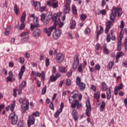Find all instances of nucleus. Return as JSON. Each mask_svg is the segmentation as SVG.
Wrapping results in <instances>:
<instances>
[{
	"label": "nucleus",
	"mask_w": 127,
	"mask_h": 127,
	"mask_svg": "<svg viewBox=\"0 0 127 127\" xmlns=\"http://www.w3.org/2000/svg\"><path fill=\"white\" fill-rule=\"evenodd\" d=\"M62 14L61 12H59L57 14H54L53 16V21L55 22L54 25L49 28H46L44 29V32L48 34V36L51 35V33L53 30H56V25L60 22V16Z\"/></svg>",
	"instance_id": "1"
},
{
	"label": "nucleus",
	"mask_w": 127,
	"mask_h": 127,
	"mask_svg": "<svg viewBox=\"0 0 127 127\" xmlns=\"http://www.w3.org/2000/svg\"><path fill=\"white\" fill-rule=\"evenodd\" d=\"M123 13V10L119 7L114 6L112 9V12L110 14V19L112 21H115V18L118 14L119 17H121Z\"/></svg>",
	"instance_id": "2"
},
{
	"label": "nucleus",
	"mask_w": 127,
	"mask_h": 127,
	"mask_svg": "<svg viewBox=\"0 0 127 127\" xmlns=\"http://www.w3.org/2000/svg\"><path fill=\"white\" fill-rule=\"evenodd\" d=\"M17 115L15 114L14 113H12L10 114L9 117V120L11 121L12 125H15L16 123H17Z\"/></svg>",
	"instance_id": "3"
},
{
	"label": "nucleus",
	"mask_w": 127,
	"mask_h": 127,
	"mask_svg": "<svg viewBox=\"0 0 127 127\" xmlns=\"http://www.w3.org/2000/svg\"><path fill=\"white\" fill-rule=\"evenodd\" d=\"M67 4L64 6V13L65 14L70 12V4H71V0H66Z\"/></svg>",
	"instance_id": "4"
},
{
	"label": "nucleus",
	"mask_w": 127,
	"mask_h": 127,
	"mask_svg": "<svg viewBox=\"0 0 127 127\" xmlns=\"http://www.w3.org/2000/svg\"><path fill=\"white\" fill-rule=\"evenodd\" d=\"M80 61H79V57L77 55L75 56L74 58V62L72 64V68L73 70H76L78 65H79Z\"/></svg>",
	"instance_id": "5"
},
{
	"label": "nucleus",
	"mask_w": 127,
	"mask_h": 127,
	"mask_svg": "<svg viewBox=\"0 0 127 127\" xmlns=\"http://www.w3.org/2000/svg\"><path fill=\"white\" fill-rule=\"evenodd\" d=\"M57 62L59 63H62L64 61V55L61 53H59L56 58Z\"/></svg>",
	"instance_id": "6"
},
{
	"label": "nucleus",
	"mask_w": 127,
	"mask_h": 127,
	"mask_svg": "<svg viewBox=\"0 0 127 127\" xmlns=\"http://www.w3.org/2000/svg\"><path fill=\"white\" fill-rule=\"evenodd\" d=\"M86 115L87 116V117H89L90 111H91V104H90V101H87L86 103Z\"/></svg>",
	"instance_id": "7"
},
{
	"label": "nucleus",
	"mask_w": 127,
	"mask_h": 127,
	"mask_svg": "<svg viewBox=\"0 0 127 127\" xmlns=\"http://www.w3.org/2000/svg\"><path fill=\"white\" fill-rule=\"evenodd\" d=\"M96 35L97 38H99V36H100V34H102L103 32H104V28L102 26H100V28L99 29V27H96Z\"/></svg>",
	"instance_id": "8"
},
{
	"label": "nucleus",
	"mask_w": 127,
	"mask_h": 127,
	"mask_svg": "<svg viewBox=\"0 0 127 127\" xmlns=\"http://www.w3.org/2000/svg\"><path fill=\"white\" fill-rule=\"evenodd\" d=\"M124 37V31H122L120 33L119 37L118 38V43L117 46H122L123 45V43H122V40H123V38Z\"/></svg>",
	"instance_id": "9"
},
{
	"label": "nucleus",
	"mask_w": 127,
	"mask_h": 127,
	"mask_svg": "<svg viewBox=\"0 0 127 127\" xmlns=\"http://www.w3.org/2000/svg\"><path fill=\"white\" fill-rule=\"evenodd\" d=\"M35 122V120L34 119V117L32 116H29V120L27 121L28 127H30V126L32 125H34Z\"/></svg>",
	"instance_id": "10"
},
{
	"label": "nucleus",
	"mask_w": 127,
	"mask_h": 127,
	"mask_svg": "<svg viewBox=\"0 0 127 127\" xmlns=\"http://www.w3.org/2000/svg\"><path fill=\"white\" fill-rule=\"evenodd\" d=\"M61 35V31L60 30H57L53 33V36L55 39H58Z\"/></svg>",
	"instance_id": "11"
},
{
	"label": "nucleus",
	"mask_w": 127,
	"mask_h": 127,
	"mask_svg": "<svg viewBox=\"0 0 127 127\" xmlns=\"http://www.w3.org/2000/svg\"><path fill=\"white\" fill-rule=\"evenodd\" d=\"M29 102H28V100H27L26 104L24 103L21 106V108L24 111H28L29 109Z\"/></svg>",
	"instance_id": "12"
},
{
	"label": "nucleus",
	"mask_w": 127,
	"mask_h": 127,
	"mask_svg": "<svg viewBox=\"0 0 127 127\" xmlns=\"http://www.w3.org/2000/svg\"><path fill=\"white\" fill-rule=\"evenodd\" d=\"M24 72H25V66L23 65L21 66L20 71L19 73V79H21V78H22V75H23Z\"/></svg>",
	"instance_id": "13"
},
{
	"label": "nucleus",
	"mask_w": 127,
	"mask_h": 127,
	"mask_svg": "<svg viewBox=\"0 0 127 127\" xmlns=\"http://www.w3.org/2000/svg\"><path fill=\"white\" fill-rule=\"evenodd\" d=\"M41 34L40 30L37 29H36L33 33V36L34 37H39Z\"/></svg>",
	"instance_id": "14"
},
{
	"label": "nucleus",
	"mask_w": 127,
	"mask_h": 127,
	"mask_svg": "<svg viewBox=\"0 0 127 127\" xmlns=\"http://www.w3.org/2000/svg\"><path fill=\"white\" fill-rule=\"evenodd\" d=\"M77 86H78L80 90H81V91H84L85 90V88H86V84H85V83L83 82H81Z\"/></svg>",
	"instance_id": "15"
},
{
	"label": "nucleus",
	"mask_w": 127,
	"mask_h": 127,
	"mask_svg": "<svg viewBox=\"0 0 127 127\" xmlns=\"http://www.w3.org/2000/svg\"><path fill=\"white\" fill-rule=\"evenodd\" d=\"M37 77L42 76V79L45 80V73L44 72V71H42L41 73L40 72H37Z\"/></svg>",
	"instance_id": "16"
},
{
	"label": "nucleus",
	"mask_w": 127,
	"mask_h": 127,
	"mask_svg": "<svg viewBox=\"0 0 127 127\" xmlns=\"http://www.w3.org/2000/svg\"><path fill=\"white\" fill-rule=\"evenodd\" d=\"M71 95H73L71 97V99H73V100H75L78 98V91H74L72 92Z\"/></svg>",
	"instance_id": "17"
},
{
	"label": "nucleus",
	"mask_w": 127,
	"mask_h": 127,
	"mask_svg": "<svg viewBox=\"0 0 127 127\" xmlns=\"http://www.w3.org/2000/svg\"><path fill=\"white\" fill-rule=\"evenodd\" d=\"M33 4L34 5L35 9H36L37 10V9H38V8H40L41 6V4L39 2H34Z\"/></svg>",
	"instance_id": "18"
},
{
	"label": "nucleus",
	"mask_w": 127,
	"mask_h": 127,
	"mask_svg": "<svg viewBox=\"0 0 127 127\" xmlns=\"http://www.w3.org/2000/svg\"><path fill=\"white\" fill-rule=\"evenodd\" d=\"M100 91H97L94 95V98L95 99H96V100H97L98 102H100V100H99V99H100Z\"/></svg>",
	"instance_id": "19"
},
{
	"label": "nucleus",
	"mask_w": 127,
	"mask_h": 127,
	"mask_svg": "<svg viewBox=\"0 0 127 127\" xmlns=\"http://www.w3.org/2000/svg\"><path fill=\"white\" fill-rule=\"evenodd\" d=\"M59 69L61 73H66L67 72V68L64 66H59Z\"/></svg>",
	"instance_id": "20"
},
{
	"label": "nucleus",
	"mask_w": 127,
	"mask_h": 127,
	"mask_svg": "<svg viewBox=\"0 0 127 127\" xmlns=\"http://www.w3.org/2000/svg\"><path fill=\"white\" fill-rule=\"evenodd\" d=\"M15 103H16L15 100H13L12 101V103L11 104V105H9V106H10V110L11 112H13V111L14 110V108L15 107Z\"/></svg>",
	"instance_id": "21"
},
{
	"label": "nucleus",
	"mask_w": 127,
	"mask_h": 127,
	"mask_svg": "<svg viewBox=\"0 0 127 127\" xmlns=\"http://www.w3.org/2000/svg\"><path fill=\"white\" fill-rule=\"evenodd\" d=\"M106 93H107V100H110V98H111L112 97V94L111 92V89H108L106 91Z\"/></svg>",
	"instance_id": "22"
},
{
	"label": "nucleus",
	"mask_w": 127,
	"mask_h": 127,
	"mask_svg": "<svg viewBox=\"0 0 127 127\" xmlns=\"http://www.w3.org/2000/svg\"><path fill=\"white\" fill-rule=\"evenodd\" d=\"M83 68H84V64H81L77 68V71L80 73H83Z\"/></svg>",
	"instance_id": "23"
},
{
	"label": "nucleus",
	"mask_w": 127,
	"mask_h": 127,
	"mask_svg": "<svg viewBox=\"0 0 127 127\" xmlns=\"http://www.w3.org/2000/svg\"><path fill=\"white\" fill-rule=\"evenodd\" d=\"M26 16V13H25V12H23L22 15L21 17V20H20L21 22L23 23L24 21H25Z\"/></svg>",
	"instance_id": "24"
},
{
	"label": "nucleus",
	"mask_w": 127,
	"mask_h": 127,
	"mask_svg": "<svg viewBox=\"0 0 127 127\" xmlns=\"http://www.w3.org/2000/svg\"><path fill=\"white\" fill-rule=\"evenodd\" d=\"M52 7L53 8H57L58 7V1L52 2Z\"/></svg>",
	"instance_id": "25"
},
{
	"label": "nucleus",
	"mask_w": 127,
	"mask_h": 127,
	"mask_svg": "<svg viewBox=\"0 0 127 127\" xmlns=\"http://www.w3.org/2000/svg\"><path fill=\"white\" fill-rule=\"evenodd\" d=\"M19 10V8H18V7H17V4H15L14 6V11L16 15L18 14Z\"/></svg>",
	"instance_id": "26"
},
{
	"label": "nucleus",
	"mask_w": 127,
	"mask_h": 127,
	"mask_svg": "<svg viewBox=\"0 0 127 127\" xmlns=\"http://www.w3.org/2000/svg\"><path fill=\"white\" fill-rule=\"evenodd\" d=\"M106 107V103L105 102L102 101V104L100 107V110L101 112H103L104 111V108Z\"/></svg>",
	"instance_id": "27"
},
{
	"label": "nucleus",
	"mask_w": 127,
	"mask_h": 127,
	"mask_svg": "<svg viewBox=\"0 0 127 127\" xmlns=\"http://www.w3.org/2000/svg\"><path fill=\"white\" fill-rule=\"evenodd\" d=\"M102 89L103 90V91H107V83L105 82H103L102 84Z\"/></svg>",
	"instance_id": "28"
},
{
	"label": "nucleus",
	"mask_w": 127,
	"mask_h": 127,
	"mask_svg": "<svg viewBox=\"0 0 127 127\" xmlns=\"http://www.w3.org/2000/svg\"><path fill=\"white\" fill-rule=\"evenodd\" d=\"M80 18L82 20V21H85V20H86V18H87V15L82 14L80 15Z\"/></svg>",
	"instance_id": "29"
},
{
	"label": "nucleus",
	"mask_w": 127,
	"mask_h": 127,
	"mask_svg": "<svg viewBox=\"0 0 127 127\" xmlns=\"http://www.w3.org/2000/svg\"><path fill=\"white\" fill-rule=\"evenodd\" d=\"M122 56H124V53L123 52H119L117 54L116 56V60H118L119 58L122 57Z\"/></svg>",
	"instance_id": "30"
},
{
	"label": "nucleus",
	"mask_w": 127,
	"mask_h": 127,
	"mask_svg": "<svg viewBox=\"0 0 127 127\" xmlns=\"http://www.w3.org/2000/svg\"><path fill=\"white\" fill-rule=\"evenodd\" d=\"M115 89L118 91H121V90H123V83L120 84L119 86H116Z\"/></svg>",
	"instance_id": "31"
},
{
	"label": "nucleus",
	"mask_w": 127,
	"mask_h": 127,
	"mask_svg": "<svg viewBox=\"0 0 127 127\" xmlns=\"http://www.w3.org/2000/svg\"><path fill=\"white\" fill-rule=\"evenodd\" d=\"M25 86H26V81H23L21 82L20 86H19V88L20 89V90H21Z\"/></svg>",
	"instance_id": "32"
},
{
	"label": "nucleus",
	"mask_w": 127,
	"mask_h": 127,
	"mask_svg": "<svg viewBox=\"0 0 127 127\" xmlns=\"http://www.w3.org/2000/svg\"><path fill=\"white\" fill-rule=\"evenodd\" d=\"M61 113H62V110H61V109H59L55 114V117L56 118H58V117H59V115H60Z\"/></svg>",
	"instance_id": "33"
},
{
	"label": "nucleus",
	"mask_w": 127,
	"mask_h": 127,
	"mask_svg": "<svg viewBox=\"0 0 127 127\" xmlns=\"http://www.w3.org/2000/svg\"><path fill=\"white\" fill-rule=\"evenodd\" d=\"M75 27H76V22L75 21V20H73L72 23L70 26V29H74V28H75Z\"/></svg>",
	"instance_id": "34"
},
{
	"label": "nucleus",
	"mask_w": 127,
	"mask_h": 127,
	"mask_svg": "<svg viewBox=\"0 0 127 127\" xmlns=\"http://www.w3.org/2000/svg\"><path fill=\"white\" fill-rule=\"evenodd\" d=\"M112 24H113V23L112 22V21H109L107 22L106 23V28H109L110 29H111V26L112 25Z\"/></svg>",
	"instance_id": "35"
},
{
	"label": "nucleus",
	"mask_w": 127,
	"mask_h": 127,
	"mask_svg": "<svg viewBox=\"0 0 127 127\" xmlns=\"http://www.w3.org/2000/svg\"><path fill=\"white\" fill-rule=\"evenodd\" d=\"M71 8L72 10V13L74 14H76L77 13V9H76V6H75V5H72Z\"/></svg>",
	"instance_id": "36"
},
{
	"label": "nucleus",
	"mask_w": 127,
	"mask_h": 127,
	"mask_svg": "<svg viewBox=\"0 0 127 127\" xmlns=\"http://www.w3.org/2000/svg\"><path fill=\"white\" fill-rule=\"evenodd\" d=\"M80 83H82L81 82V77L77 76L76 79V85H79Z\"/></svg>",
	"instance_id": "37"
},
{
	"label": "nucleus",
	"mask_w": 127,
	"mask_h": 127,
	"mask_svg": "<svg viewBox=\"0 0 127 127\" xmlns=\"http://www.w3.org/2000/svg\"><path fill=\"white\" fill-rule=\"evenodd\" d=\"M45 64H46V66L48 67L49 65H50V60L48 58L46 59L45 61Z\"/></svg>",
	"instance_id": "38"
},
{
	"label": "nucleus",
	"mask_w": 127,
	"mask_h": 127,
	"mask_svg": "<svg viewBox=\"0 0 127 127\" xmlns=\"http://www.w3.org/2000/svg\"><path fill=\"white\" fill-rule=\"evenodd\" d=\"M28 34H29V31H28L27 32H23L20 35V36L21 37H23V36H26V35H28Z\"/></svg>",
	"instance_id": "39"
},
{
	"label": "nucleus",
	"mask_w": 127,
	"mask_h": 127,
	"mask_svg": "<svg viewBox=\"0 0 127 127\" xmlns=\"http://www.w3.org/2000/svg\"><path fill=\"white\" fill-rule=\"evenodd\" d=\"M24 28H25V24L22 23L20 26L19 27V30H23Z\"/></svg>",
	"instance_id": "40"
},
{
	"label": "nucleus",
	"mask_w": 127,
	"mask_h": 127,
	"mask_svg": "<svg viewBox=\"0 0 127 127\" xmlns=\"http://www.w3.org/2000/svg\"><path fill=\"white\" fill-rule=\"evenodd\" d=\"M50 79L51 82H55V81L57 80V78H56V76H50Z\"/></svg>",
	"instance_id": "41"
},
{
	"label": "nucleus",
	"mask_w": 127,
	"mask_h": 127,
	"mask_svg": "<svg viewBox=\"0 0 127 127\" xmlns=\"http://www.w3.org/2000/svg\"><path fill=\"white\" fill-rule=\"evenodd\" d=\"M108 65L109 66V69H113V67L114 66V62H110L109 63H108Z\"/></svg>",
	"instance_id": "42"
},
{
	"label": "nucleus",
	"mask_w": 127,
	"mask_h": 127,
	"mask_svg": "<svg viewBox=\"0 0 127 127\" xmlns=\"http://www.w3.org/2000/svg\"><path fill=\"white\" fill-rule=\"evenodd\" d=\"M95 70H97V71H100L101 69V66H100V64H97L95 66Z\"/></svg>",
	"instance_id": "43"
},
{
	"label": "nucleus",
	"mask_w": 127,
	"mask_h": 127,
	"mask_svg": "<svg viewBox=\"0 0 127 127\" xmlns=\"http://www.w3.org/2000/svg\"><path fill=\"white\" fill-rule=\"evenodd\" d=\"M120 27L122 29L121 31H123V29H124V28L125 27V23L124 22V21H121Z\"/></svg>",
	"instance_id": "44"
},
{
	"label": "nucleus",
	"mask_w": 127,
	"mask_h": 127,
	"mask_svg": "<svg viewBox=\"0 0 127 127\" xmlns=\"http://www.w3.org/2000/svg\"><path fill=\"white\" fill-rule=\"evenodd\" d=\"M47 16L49 19H50L52 17V12H49L47 14Z\"/></svg>",
	"instance_id": "45"
},
{
	"label": "nucleus",
	"mask_w": 127,
	"mask_h": 127,
	"mask_svg": "<svg viewBox=\"0 0 127 127\" xmlns=\"http://www.w3.org/2000/svg\"><path fill=\"white\" fill-rule=\"evenodd\" d=\"M18 127H23V121H20L18 123Z\"/></svg>",
	"instance_id": "46"
},
{
	"label": "nucleus",
	"mask_w": 127,
	"mask_h": 127,
	"mask_svg": "<svg viewBox=\"0 0 127 127\" xmlns=\"http://www.w3.org/2000/svg\"><path fill=\"white\" fill-rule=\"evenodd\" d=\"M47 89V87H46V86L44 87V88H43L42 91V94L43 95H45V93H46Z\"/></svg>",
	"instance_id": "47"
},
{
	"label": "nucleus",
	"mask_w": 127,
	"mask_h": 127,
	"mask_svg": "<svg viewBox=\"0 0 127 127\" xmlns=\"http://www.w3.org/2000/svg\"><path fill=\"white\" fill-rule=\"evenodd\" d=\"M91 32V29L89 28H86L85 30V34H88V33H90Z\"/></svg>",
	"instance_id": "48"
},
{
	"label": "nucleus",
	"mask_w": 127,
	"mask_h": 127,
	"mask_svg": "<svg viewBox=\"0 0 127 127\" xmlns=\"http://www.w3.org/2000/svg\"><path fill=\"white\" fill-rule=\"evenodd\" d=\"M24 61H25L24 58L21 57L19 58V63L23 64L24 63Z\"/></svg>",
	"instance_id": "49"
},
{
	"label": "nucleus",
	"mask_w": 127,
	"mask_h": 127,
	"mask_svg": "<svg viewBox=\"0 0 127 127\" xmlns=\"http://www.w3.org/2000/svg\"><path fill=\"white\" fill-rule=\"evenodd\" d=\"M66 86H70L71 85V80L70 79H67L66 82Z\"/></svg>",
	"instance_id": "50"
},
{
	"label": "nucleus",
	"mask_w": 127,
	"mask_h": 127,
	"mask_svg": "<svg viewBox=\"0 0 127 127\" xmlns=\"http://www.w3.org/2000/svg\"><path fill=\"white\" fill-rule=\"evenodd\" d=\"M91 90H92V91H93L94 92H96V91H97V88L96 87V86L94 85H91Z\"/></svg>",
	"instance_id": "51"
},
{
	"label": "nucleus",
	"mask_w": 127,
	"mask_h": 127,
	"mask_svg": "<svg viewBox=\"0 0 127 127\" xmlns=\"http://www.w3.org/2000/svg\"><path fill=\"white\" fill-rule=\"evenodd\" d=\"M28 40H29V37H26L23 38L22 41L23 42H26V41H28Z\"/></svg>",
	"instance_id": "52"
},
{
	"label": "nucleus",
	"mask_w": 127,
	"mask_h": 127,
	"mask_svg": "<svg viewBox=\"0 0 127 127\" xmlns=\"http://www.w3.org/2000/svg\"><path fill=\"white\" fill-rule=\"evenodd\" d=\"M36 26L34 25L33 24H30V30L33 31V30H34V29L36 28Z\"/></svg>",
	"instance_id": "53"
},
{
	"label": "nucleus",
	"mask_w": 127,
	"mask_h": 127,
	"mask_svg": "<svg viewBox=\"0 0 127 127\" xmlns=\"http://www.w3.org/2000/svg\"><path fill=\"white\" fill-rule=\"evenodd\" d=\"M39 112H35L32 114V116H34L35 117H39Z\"/></svg>",
	"instance_id": "54"
},
{
	"label": "nucleus",
	"mask_w": 127,
	"mask_h": 127,
	"mask_svg": "<svg viewBox=\"0 0 127 127\" xmlns=\"http://www.w3.org/2000/svg\"><path fill=\"white\" fill-rule=\"evenodd\" d=\"M45 19V14L42 13L41 15V20H44Z\"/></svg>",
	"instance_id": "55"
},
{
	"label": "nucleus",
	"mask_w": 127,
	"mask_h": 127,
	"mask_svg": "<svg viewBox=\"0 0 127 127\" xmlns=\"http://www.w3.org/2000/svg\"><path fill=\"white\" fill-rule=\"evenodd\" d=\"M63 109H64V103L62 102L61 104V107L59 110H61V111H63Z\"/></svg>",
	"instance_id": "56"
},
{
	"label": "nucleus",
	"mask_w": 127,
	"mask_h": 127,
	"mask_svg": "<svg viewBox=\"0 0 127 127\" xmlns=\"http://www.w3.org/2000/svg\"><path fill=\"white\" fill-rule=\"evenodd\" d=\"M73 73V71L72 70H70V72H68L67 73H66V76L67 77H70L72 75V73Z\"/></svg>",
	"instance_id": "57"
},
{
	"label": "nucleus",
	"mask_w": 127,
	"mask_h": 127,
	"mask_svg": "<svg viewBox=\"0 0 127 127\" xmlns=\"http://www.w3.org/2000/svg\"><path fill=\"white\" fill-rule=\"evenodd\" d=\"M44 57H45V56H44V54H42L40 56V61H42V60H43L44 59Z\"/></svg>",
	"instance_id": "58"
},
{
	"label": "nucleus",
	"mask_w": 127,
	"mask_h": 127,
	"mask_svg": "<svg viewBox=\"0 0 127 127\" xmlns=\"http://www.w3.org/2000/svg\"><path fill=\"white\" fill-rule=\"evenodd\" d=\"M106 39L108 42H110V41H111V35H107Z\"/></svg>",
	"instance_id": "59"
},
{
	"label": "nucleus",
	"mask_w": 127,
	"mask_h": 127,
	"mask_svg": "<svg viewBox=\"0 0 127 127\" xmlns=\"http://www.w3.org/2000/svg\"><path fill=\"white\" fill-rule=\"evenodd\" d=\"M74 101H75V99L72 98L71 97H70L69 98V102L70 104H72L74 102Z\"/></svg>",
	"instance_id": "60"
},
{
	"label": "nucleus",
	"mask_w": 127,
	"mask_h": 127,
	"mask_svg": "<svg viewBox=\"0 0 127 127\" xmlns=\"http://www.w3.org/2000/svg\"><path fill=\"white\" fill-rule=\"evenodd\" d=\"M46 8V7L45 6H43L41 7V9L40 10V11L41 12H43V11H45V9Z\"/></svg>",
	"instance_id": "61"
},
{
	"label": "nucleus",
	"mask_w": 127,
	"mask_h": 127,
	"mask_svg": "<svg viewBox=\"0 0 127 127\" xmlns=\"http://www.w3.org/2000/svg\"><path fill=\"white\" fill-rule=\"evenodd\" d=\"M100 13H101V14L102 15H105V14L106 13V10H105V9H103V10H101L100 11Z\"/></svg>",
	"instance_id": "62"
},
{
	"label": "nucleus",
	"mask_w": 127,
	"mask_h": 127,
	"mask_svg": "<svg viewBox=\"0 0 127 127\" xmlns=\"http://www.w3.org/2000/svg\"><path fill=\"white\" fill-rule=\"evenodd\" d=\"M33 21H34V24L37 23V22H38V18L37 17H35V18H34Z\"/></svg>",
	"instance_id": "63"
},
{
	"label": "nucleus",
	"mask_w": 127,
	"mask_h": 127,
	"mask_svg": "<svg viewBox=\"0 0 127 127\" xmlns=\"http://www.w3.org/2000/svg\"><path fill=\"white\" fill-rule=\"evenodd\" d=\"M72 117L74 120V121H77V120H78V116L76 115H72Z\"/></svg>",
	"instance_id": "64"
}]
</instances>
